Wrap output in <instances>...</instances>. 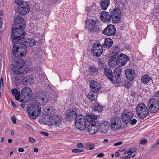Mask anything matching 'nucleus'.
Listing matches in <instances>:
<instances>
[{"label":"nucleus","mask_w":159,"mask_h":159,"mask_svg":"<svg viewBox=\"0 0 159 159\" xmlns=\"http://www.w3.org/2000/svg\"><path fill=\"white\" fill-rule=\"evenodd\" d=\"M25 21L23 18L17 16L14 18V25L11 34V39L13 43V53L16 57H23L26 55V46L32 47L35 41L34 39H25L24 41H18L25 36L26 33L23 30L26 26Z\"/></svg>","instance_id":"1"},{"label":"nucleus","mask_w":159,"mask_h":159,"mask_svg":"<svg viewBox=\"0 0 159 159\" xmlns=\"http://www.w3.org/2000/svg\"><path fill=\"white\" fill-rule=\"evenodd\" d=\"M118 111H114L111 114L110 120V128L113 131H117L120 130L122 127V123L120 118L117 116Z\"/></svg>","instance_id":"2"},{"label":"nucleus","mask_w":159,"mask_h":159,"mask_svg":"<svg viewBox=\"0 0 159 159\" xmlns=\"http://www.w3.org/2000/svg\"><path fill=\"white\" fill-rule=\"evenodd\" d=\"M15 3L16 5L15 10L17 13L25 15L29 12V7L25 2L22 0H15Z\"/></svg>","instance_id":"3"},{"label":"nucleus","mask_w":159,"mask_h":159,"mask_svg":"<svg viewBox=\"0 0 159 159\" xmlns=\"http://www.w3.org/2000/svg\"><path fill=\"white\" fill-rule=\"evenodd\" d=\"M17 63L16 66L13 67V71L14 73L19 75L28 73L30 71V68L25 67V61L22 59H19L17 61Z\"/></svg>","instance_id":"4"},{"label":"nucleus","mask_w":159,"mask_h":159,"mask_svg":"<svg viewBox=\"0 0 159 159\" xmlns=\"http://www.w3.org/2000/svg\"><path fill=\"white\" fill-rule=\"evenodd\" d=\"M100 23L93 19H87L85 21V27L89 31H96L100 30Z\"/></svg>","instance_id":"5"},{"label":"nucleus","mask_w":159,"mask_h":159,"mask_svg":"<svg viewBox=\"0 0 159 159\" xmlns=\"http://www.w3.org/2000/svg\"><path fill=\"white\" fill-rule=\"evenodd\" d=\"M75 126L80 130H83L86 127V120L84 116L79 114L75 118Z\"/></svg>","instance_id":"6"},{"label":"nucleus","mask_w":159,"mask_h":159,"mask_svg":"<svg viewBox=\"0 0 159 159\" xmlns=\"http://www.w3.org/2000/svg\"><path fill=\"white\" fill-rule=\"evenodd\" d=\"M21 94L23 98H20V102H26L29 101L30 98L32 95V92L31 89L25 87L23 88L21 91Z\"/></svg>","instance_id":"7"},{"label":"nucleus","mask_w":159,"mask_h":159,"mask_svg":"<svg viewBox=\"0 0 159 159\" xmlns=\"http://www.w3.org/2000/svg\"><path fill=\"white\" fill-rule=\"evenodd\" d=\"M109 122L107 121H99L96 123L97 127L101 133H106L109 129Z\"/></svg>","instance_id":"8"},{"label":"nucleus","mask_w":159,"mask_h":159,"mask_svg":"<svg viewBox=\"0 0 159 159\" xmlns=\"http://www.w3.org/2000/svg\"><path fill=\"white\" fill-rule=\"evenodd\" d=\"M35 98L37 101L41 106L45 105L48 101L47 96L43 93H38L35 95Z\"/></svg>","instance_id":"9"},{"label":"nucleus","mask_w":159,"mask_h":159,"mask_svg":"<svg viewBox=\"0 0 159 159\" xmlns=\"http://www.w3.org/2000/svg\"><path fill=\"white\" fill-rule=\"evenodd\" d=\"M134 116L133 113L129 110H125L121 114V118L124 123L128 124Z\"/></svg>","instance_id":"10"},{"label":"nucleus","mask_w":159,"mask_h":159,"mask_svg":"<svg viewBox=\"0 0 159 159\" xmlns=\"http://www.w3.org/2000/svg\"><path fill=\"white\" fill-rule=\"evenodd\" d=\"M103 52L102 46L98 42L95 43L93 46L92 50V52L93 54L98 57L102 54Z\"/></svg>","instance_id":"11"},{"label":"nucleus","mask_w":159,"mask_h":159,"mask_svg":"<svg viewBox=\"0 0 159 159\" xmlns=\"http://www.w3.org/2000/svg\"><path fill=\"white\" fill-rule=\"evenodd\" d=\"M50 122L52 125H54L56 127H61L62 126V118L61 116L54 115L49 118Z\"/></svg>","instance_id":"12"},{"label":"nucleus","mask_w":159,"mask_h":159,"mask_svg":"<svg viewBox=\"0 0 159 159\" xmlns=\"http://www.w3.org/2000/svg\"><path fill=\"white\" fill-rule=\"evenodd\" d=\"M116 30L114 25L110 24L104 29L103 31V34L107 36H113L115 34Z\"/></svg>","instance_id":"13"},{"label":"nucleus","mask_w":159,"mask_h":159,"mask_svg":"<svg viewBox=\"0 0 159 159\" xmlns=\"http://www.w3.org/2000/svg\"><path fill=\"white\" fill-rule=\"evenodd\" d=\"M128 60V57L124 54H121L118 56L116 60V65L119 66L125 65Z\"/></svg>","instance_id":"14"},{"label":"nucleus","mask_w":159,"mask_h":159,"mask_svg":"<svg viewBox=\"0 0 159 159\" xmlns=\"http://www.w3.org/2000/svg\"><path fill=\"white\" fill-rule=\"evenodd\" d=\"M90 90L94 92L97 93L102 90V87L98 82L93 80L90 85Z\"/></svg>","instance_id":"15"},{"label":"nucleus","mask_w":159,"mask_h":159,"mask_svg":"<svg viewBox=\"0 0 159 159\" xmlns=\"http://www.w3.org/2000/svg\"><path fill=\"white\" fill-rule=\"evenodd\" d=\"M100 17L101 21L105 23H109L111 20V15L108 12L105 11L101 12Z\"/></svg>","instance_id":"16"},{"label":"nucleus","mask_w":159,"mask_h":159,"mask_svg":"<svg viewBox=\"0 0 159 159\" xmlns=\"http://www.w3.org/2000/svg\"><path fill=\"white\" fill-rule=\"evenodd\" d=\"M149 109L151 108L154 109H159V102L155 98H153L150 99L148 103Z\"/></svg>","instance_id":"17"},{"label":"nucleus","mask_w":159,"mask_h":159,"mask_svg":"<svg viewBox=\"0 0 159 159\" xmlns=\"http://www.w3.org/2000/svg\"><path fill=\"white\" fill-rule=\"evenodd\" d=\"M104 72L105 75L108 78L112 83H115L114 76L111 70L109 68H105L104 69Z\"/></svg>","instance_id":"18"},{"label":"nucleus","mask_w":159,"mask_h":159,"mask_svg":"<svg viewBox=\"0 0 159 159\" xmlns=\"http://www.w3.org/2000/svg\"><path fill=\"white\" fill-rule=\"evenodd\" d=\"M122 68L121 66H119L116 68L114 70L115 76L114 79L115 82L119 83L120 79V75L121 73Z\"/></svg>","instance_id":"19"},{"label":"nucleus","mask_w":159,"mask_h":159,"mask_svg":"<svg viewBox=\"0 0 159 159\" xmlns=\"http://www.w3.org/2000/svg\"><path fill=\"white\" fill-rule=\"evenodd\" d=\"M125 75L128 79L130 81H132L135 78V73L133 70L129 69L126 70Z\"/></svg>","instance_id":"20"},{"label":"nucleus","mask_w":159,"mask_h":159,"mask_svg":"<svg viewBox=\"0 0 159 159\" xmlns=\"http://www.w3.org/2000/svg\"><path fill=\"white\" fill-rule=\"evenodd\" d=\"M77 114L76 110H67L66 113V118L68 120L71 119Z\"/></svg>","instance_id":"21"},{"label":"nucleus","mask_w":159,"mask_h":159,"mask_svg":"<svg viewBox=\"0 0 159 159\" xmlns=\"http://www.w3.org/2000/svg\"><path fill=\"white\" fill-rule=\"evenodd\" d=\"M41 110H28V114L30 117L32 119L36 118L39 115Z\"/></svg>","instance_id":"22"},{"label":"nucleus","mask_w":159,"mask_h":159,"mask_svg":"<svg viewBox=\"0 0 159 159\" xmlns=\"http://www.w3.org/2000/svg\"><path fill=\"white\" fill-rule=\"evenodd\" d=\"M21 78L22 79V83L23 85H27L29 84H30L32 82L33 78L31 76L29 75L25 77L22 76Z\"/></svg>","instance_id":"23"},{"label":"nucleus","mask_w":159,"mask_h":159,"mask_svg":"<svg viewBox=\"0 0 159 159\" xmlns=\"http://www.w3.org/2000/svg\"><path fill=\"white\" fill-rule=\"evenodd\" d=\"M148 110H138L137 111L138 117L140 119H143L148 115Z\"/></svg>","instance_id":"24"},{"label":"nucleus","mask_w":159,"mask_h":159,"mask_svg":"<svg viewBox=\"0 0 159 159\" xmlns=\"http://www.w3.org/2000/svg\"><path fill=\"white\" fill-rule=\"evenodd\" d=\"M88 131L91 134H96L98 131V129L96 125H89L88 126Z\"/></svg>","instance_id":"25"},{"label":"nucleus","mask_w":159,"mask_h":159,"mask_svg":"<svg viewBox=\"0 0 159 159\" xmlns=\"http://www.w3.org/2000/svg\"><path fill=\"white\" fill-rule=\"evenodd\" d=\"M113 44V41L109 38H106L103 45L104 48H109L111 47Z\"/></svg>","instance_id":"26"},{"label":"nucleus","mask_w":159,"mask_h":159,"mask_svg":"<svg viewBox=\"0 0 159 159\" xmlns=\"http://www.w3.org/2000/svg\"><path fill=\"white\" fill-rule=\"evenodd\" d=\"M100 4L101 8L105 10L107 8L110 4V0H101Z\"/></svg>","instance_id":"27"},{"label":"nucleus","mask_w":159,"mask_h":159,"mask_svg":"<svg viewBox=\"0 0 159 159\" xmlns=\"http://www.w3.org/2000/svg\"><path fill=\"white\" fill-rule=\"evenodd\" d=\"M116 56L113 55L111 56L108 61V64L110 67L115 66L116 65Z\"/></svg>","instance_id":"28"},{"label":"nucleus","mask_w":159,"mask_h":159,"mask_svg":"<svg viewBox=\"0 0 159 159\" xmlns=\"http://www.w3.org/2000/svg\"><path fill=\"white\" fill-rule=\"evenodd\" d=\"M11 92L12 94L14 95L16 99L20 102V92L18 91L17 89L14 88L12 89Z\"/></svg>","instance_id":"29"},{"label":"nucleus","mask_w":159,"mask_h":159,"mask_svg":"<svg viewBox=\"0 0 159 159\" xmlns=\"http://www.w3.org/2000/svg\"><path fill=\"white\" fill-rule=\"evenodd\" d=\"M95 93H96L91 91L87 95V98L90 100H95L97 98V95L95 94Z\"/></svg>","instance_id":"30"},{"label":"nucleus","mask_w":159,"mask_h":159,"mask_svg":"<svg viewBox=\"0 0 159 159\" xmlns=\"http://www.w3.org/2000/svg\"><path fill=\"white\" fill-rule=\"evenodd\" d=\"M87 120L89 122H91L96 120L97 118L96 115L88 114L86 115Z\"/></svg>","instance_id":"31"},{"label":"nucleus","mask_w":159,"mask_h":159,"mask_svg":"<svg viewBox=\"0 0 159 159\" xmlns=\"http://www.w3.org/2000/svg\"><path fill=\"white\" fill-rule=\"evenodd\" d=\"M151 80V78L147 74H145L143 75L141 77V81L143 83L147 84Z\"/></svg>","instance_id":"32"},{"label":"nucleus","mask_w":159,"mask_h":159,"mask_svg":"<svg viewBox=\"0 0 159 159\" xmlns=\"http://www.w3.org/2000/svg\"><path fill=\"white\" fill-rule=\"evenodd\" d=\"M121 15V11L118 8H116L111 13V16Z\"/></svg>","instance_id":"33"},{"label":"nucleus","mask_w":159,"mask_h":159,"mask_svg":"<svg viewBox=\"0 0 159 159\" xmlns=\"http://www.w3.org/2000/svg\"><path fill=\"white\" fill-rule=\"evenodd\" d=\"M120 16L121 15L111 16V19H112L114 23H118L120 21Z\"/></svg>","instance_id":"34"},{"label":"nucleus","mask_w":159,"mask_h":159,"mask_svg":"<svg viewBox=\"0 0 159 159\" xmlns=\"http://www.w3.org/2000/svg\"><path fill=\"white\" fill-rule=\"evenodd\" d=\"M91 107L92 109H102L103 108L102 106L97 102L92 104L91 105Z\"/></svg>","instance_id":"35"},{"label":"nucleus","mask_w":159,"mask_h":159,"mask_svg":"<svg viewBox=\"0 0 159 159\" xmlns=\"http://www.w3.org/2000/svg\"><path fill=\"white\" fill-rule=\"evenodd\" d=\"M42 112L43 115L48 116H51V113L53 112V111L52 110H43Z\"/></svg>","instance_id":"36"},{"label":"nucleus","mask_w":159,"mask_h":159,"mask_svg":"<svg viewBox=\"0 0 159 159\" xmlns=\"http://www.w3.org/2000/svg\"><path fill=\"white\" fill-rule=\"evenodd\" d=\"M136 108V109H145L146 107L144 103L141 102L137 105Z\"/></svg>","instance_id":"37"},{"label":"nucleus","mask_w":159,"mask_h":159,"mask_svg":"<svg viewBox=\"0 0 159 159\" xmlns=\"http://www.w3.org/2000/svg\"><path fill=\"white\" fill-rule=\"evenodd\" d=\"M48 117L44 115V116L42 115L40 117L39 120L42 122H46L48 120Z\"/></svg>","instance_id":"38"},{"label":"nucleus","mask_w":159,"mask_h":159,"mask_svg":"<svg viewBox=\"0 0 159 159\" xmlns=\"http://www.w3.org/2000/svg\"><path fill=\"white\" fill-rule=\"evenodd\" d=\"M119 50L118 46H113L111 50V53L114 54H116L119 51Z\"/></svg>","instance_id":"39"},{"label":"nucleus","mask_w":159,"mask_h":159,"mask_svg":"<svg viewBox=\"0 0 159 159\" xmlns=\"http://www.w3.org/2000/svg\"><path fill=\"white\" fill-rule=\"evenodd\" d=\"M38 102L37 101L36 102L34 103L32 106L33 109H41V108L39 104H38Z\"/></svg>","instance_id":"40"},{"label":"nucleus","mask_w":159,"mask_h":159,"mask_svg":"<svg viewBox=\"0 0 159 159\" xmlns=\"http://www.w3.org/2000/svg\"><path fill=\"white\" fill-rule=\"evenodd\" d=\"M90 71L95 74H97L98 72V68L93 66L90 67Z\"/></svg>","instance_id":"41"},{"label":"nucleus","mask_w":159,"mask_h":159,"mask_svg":"<svg viewBox=\"0 0 159 159\" xmlns=\"http://www.w3.org/2000/svg\"><path fill=\"white\" fill-rule=\"evenodd\" d=\"M83 151V150L78 149H74L72 150V152L74 153H79Z\"/></svg>","instance_id":"42"},{"label":"nucleus","mask_w":159,"mask_h":159,"mask_svg":"<svg viewBox=\"0 0 159 159\" xmlns=\"http://www.w3.org/2000/svg\"><path fill=\"white\" fill-rule=\"evenodd\" d=\"M137 150V148H132L129 150V151L130 153H133L134 152Z\"/></svg>","instance_id":"43"},{"label":"nucleus","mask_w":159,"mask_h":159,"mask_svg":"<svg viewBox=\"0 0 159 159\" xmlns=\"http://www.w3.org/2000/svg\"><path fill=\"white\" fill-rule=\"evenodd\" d=\"M87 148H89V150H93L95 148V145L94 144H93L91 145H88L87 146Z\"/></svg>","instance_id":"44"},{"label":"nucleus","mask_w":159,"mask_h":159,"mask_svg":"<svg viewBox=\"0 0 159 159\" xmlns=\"http://www.w3.org/2000/svg\"><path fill=\"white\" fill-rule=\"evenodd\" d=\"M137 122V120L136 119H133L132 120H130V124L132 125H134L135 124H136V123Z\"/></svg>","instance_id":"45"},{"label":"nucleus","mask_w":159,"mask_h":159,"mask_svg":"<svg viewBox=\"0 0 159 159\" xmlns=\"http://www.w3.org/2000/svg\"><path fill=\"white\" fill-rule=\"evenodd\" d=\"M147 140L146 139H144L140 141V143L142 145H145L147 143Z\"/></svg>","instance_id":"46"},{"label":"nucleus","mask_w":159,"mask_h":159,"mask_svg":"<svg viewBox=\"0 0 159 159\" xmlns=\"http://www.w3.org/2000/svg\"><path fill=\"white\" fill-rule=\"evenodd\" d=\"M24 128L27 129L28 130H30L31 129V128L30 126L27 124H25L24 125Z\"/></svg>","instance_id":"47"},{"label":"nucleus","mask_w":159,"mask_h":159,"mask_svg":"<svg viewBox=\"0 0 159 159\" xmlns=\"http://www.w3.org/2000/svg\"><path fill=\"white\" fill-rule=\"evenodd\" d=\"M103 64L104 63H103V62L102 61H100L98 62V64L99 66V67L100 68V69L102 68V66Z\"/></svg>","instance_id":"48"},{"label":"nucleus","mask_w":159,"mask_h":159,"mask_svg":"<svg viewBox=\"0 0 159 159\" xmlns=\"http://www.w3.org/2000/svg\"><path fill=\"white\" fill-rule=\"evenodd\" d=\"M131 157V154H129L125 157H121V159H128Z\"/></svg>","instance_id":"49"},{"label":"nucleus","mask_w":159,"mask_h":159,"mask_svg":"<svg viewBox=\"0 0 159 159\" xmlns=\"http://www.w3.org/2000/svg\"><path fill=\"white\" fill-rule=\"evenodd\" d=\"M40 133L42 135L46 136H48L49 135V134L48 133L45 132L41 131L40 132Z\"/></svg>","instance_id":"50"},{"label":"nucleus","mask_w":159,"mask_h":159,"mask_svg":"<svg viewBox=\"0 0 159 159\" xmlns=\"http://www.w3.org/2000/svg\"><path fill=\"white\" fill-rule=\"evenodd\" d=\"M123 143V142L122 141L119 142H118L114 144V145L115 146L120 145L122 144Z\"/></svg>","instance_id":"51"},{"label":"nucleus","mask_w":159,"mask_h":159,"mask_svg":"<svg viewBox=\"0 0 159 159\" xmlns=\"http://www.w3.org/2000/svg\"><path fill=\"white\" fill-rule=\"evenodd\" d=\"M29 141L32 143H33L35 141V139L32 137H30L29 138Z\"/></svg>","instance_id":"52"},{"label":"nucleus","mask_w":159,"mask_h":159,"mask_svg":"<svg viewBox=\"0 0 159 159\" xmlns=\"http://www.w3.org/2000/svg\"><path fill=\"white\" fill-rule=\"evenodd\" d=\"M77 146L78 148H83L84 147L83 144L81 143H77Z\"/></svg>","instance_id":"53"},{"label":"nucleus","mask_w":159,"mask_h":159,"mask_svg":"<svg viewBox=\"0 0 159 159\" xmlns=\"http://www.w3.org/2000/svg\"><path fill=\"white\" fill-rule=\"evenodd\" d=\"M109 141V140L108 139H104L103 141V143L105 144L106 145H107V144H108V142Z\"/></svg>","instance_id":"54"},{"label":"nucleus","mask_w":159,"mask_h":159,"mask_svg":"<svg viewBox=\"0 0 159 159\" xmlns=\"http://www.w3.org/2000/svg\"><path fill=\"white\" fill-rule=\"evenodd\" d=\"M11 120L12 122L14 124H16V119H15V117L14 116L12 117L11 118Z\"/></svg>","instance_id":"55"},{"label":"nucleus","mask_w":159,"mask_h":159,"mask_svg":"<svg viewBox=\"0 0 159 159\" xmlns=\"http://www.w3.org/2000/svg\"><path fill=\"white\" fill-rule=\"evenodd\" d=\"M104 154L100 153V154H98L97 155V157H99V158L102 157L104 156Z\"/></svg>","instance_id":"56"},{"label":"nucleus","mask_w":159,"mask_h":159,"mask_svg":"<svg viewBox=\"0 0 159 159\" xmlns=\"http://www.w3.org/2000/svg\"><path fill=\"white\" fill-rule=\"evenodd\" d=\"M154 96L157 98L159 97V90L154 94Z\"/></svg>","instance_id":"57"},{"label":"nucleus","mask_w":159,"mask_h":159,"mask_svg":"<svg viewBox=\"0 0 159 159\" xmlns=\"http://www.w3.org/2000/svg\"><path fill=\"white\" fill-rule=\"evenodd\" d=\"M24 151V149L20 148H19L18 150V151L19 152H23Z\"/></svg>","instance_id":"58"},{"label":"nucleus","mask_w":159,"mask_h":159,"mask_svg":"<svg viewBox=\"0 0 159 159\" xmlns=\"http://www.w3.org/2000/svg\"><path fill=\"white\" fill-rule=\"evenodd\" d=\"M158 110H150L149 112L152 113H155Z\"/></svg>","instance_id":"59"},{"label":"nucleus","mask_w":159,"mask_h":159,"mask_svg":"<svg viewBox=\"0 0 159 159\" xmlns=\"http://www.w3.org/2000/svg\"><path fill=\"white\" fill-rule=\"evenodd\" d=\"M3 79L2 77L1 78V79H0V84L2 85H3Z\"/></svg>","instance_id":"60"},{"label":"nucleus","mask_w":159,"mask_h":159,"mask_svg":"<svg viewBox=\"0 0 159 159\" xmlns=\"http://www.w3.org/2000/svg\"><path fill=\"white\" fill-rule=\"evenodd\" d=\"M2 21L1 17H0V27L2 26Z\"/></svg>","instance_id":"61"},{"label":"nucleus","mask_w":159,"mask_h":159,"mask_svg":"<svg viewBox=\"0 0 159 159\" xmlns=\"http://www.w3.org/2000/svg\"><path fill=\"white\" fill-rule=\"evenodd\" d=\"M158 145V144L156 142L152 146V148H154V147L157 146Z\"/></svg>","instance_id":"62"},{"label":"nucleus","mask_w":159,"mask_h":159,"mask_svg":"<svg viewBox=\"0 0 159 159\" xmlns=\"http://www.w3.org/2000/svg\"><path fill=\"white\" fill-rule=\"evenodd\" d=\"M11 103L14 108H16V105L14 103L13 101H11Z\"/></svg>","instance_id":"63"},{"label":"nucleus","mask_w":159,"mask_h":159,"mask_svg":"<svg viewBox=\"0 0 159 159\" xmlns=\"http://www.w3.org/2000/svg\"><path fill=\"white\" fill-rule=\"evenodd\" d=\"M115 155L116 156V157H118L120 155V154L119 153V152H116L115 153Z\"/></svg>","instance_id":"64"}]
</instances>
